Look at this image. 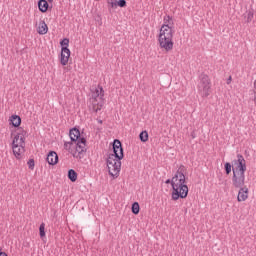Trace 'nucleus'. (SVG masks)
I'll use <instances>...</instances> for the list:
<instances>
[{"label": "nucleus", "instance_id": "f257e3e1", "mask_svg": "<svg viewBox=\"0 0 256 256\" xmlns=\"http://www.w3.org/2000/svg\"><path fill=\"white\" fill-rule=\"evenodd\" d=\"M166 185L172 187V200L187 199L189 195V187L185 184V166L181 165L172 179L165 181Z\"/></svg>", "mask_w": 256, "mask_h": 256}, {"label": "nucleus", "instance_id": "f03ea898", "mask_svg": "<svg viewBox=\"0 0 256 256\" xmlns=\"http://www.w3.org/2000/svg\"><path fill=\"white\" fill-rule=\"evenodd\" d=\"M171 23L173 24V18L171 16L164 17V24L160 28V33L158 36V43L160 45V49H165L167 53L169 51H173V27H171Z\"/></svg>", "mask_w": 256, "mask_h": 256}, {"label": "nucleus", "instance_id": "7ed1b4c3", "mask_svg": "<svg viewBox=\"0 0 256 256\" xmlns=\"http://www.w3.org/2000/svg\"><path fill=\"white\" fill-rule=\"evenodd\" d=\"M69 137L71 142L75 144L73 157L76 159H83V157H85V153H87V139L81 136V131L76 127L70 129Z\"/></svg>", "mask_w": 256, "mask_h": 256}, {"label": "nucleus", "instance_id": "20e7f679", "mask_svg": "<svg viewBox=\"0 0 256 256\" xmlns=\"http://www.w3.org/2000/svg\"><path fill=\"white\" fill-rule=\"evenodd\" d=\"M198 81L197 90L199 95L203 98L209 97L211 95V78H209V75L201 73L198 76Z\"/></svg>", "mask_w": 256, "mask_h": 256}, {"label": "nucleus", "instance_id": "39448f33", "mask_svg": "<svg viewBox=\"0 0 256 256\" xmlns=\"http://www.w3.org/2000/svg\"><path fill=\"white\" fill-rule=\"evenodd\" d=\"M106 165L110 177L117 179V177H119V173H121V160L113 158V156H107Z\"/></svg>", "mask_w": 256, "mask_h": 256}, {"label": "nucleus", "instance_id": "423d86ee", "mask_svg": "<svg viewBox=\"0 0 256 256\" xmlns=\"http://www.w3.org/2000/svg\"><path fill=\"white\" fill-rule=\"evenodd\" d=\"M112 154H108V157H112L114 159H118V161H122L123 157H125V154L123 152V144L121 143V140L115 139L112 143Z\"/></svg>", "mask_w": 256, "mask_h": 256}, {"label": "nucleus", "instance_id": "0eeeda50", "mask_svg": "<svg viewBox=\"0 0 256 256\" xmlns=\"http://www.w3.org/2000/svg\"><path fill=\"white\" fill-rule=\"evenodd\" d=\"M232 165H237L232 168V172L237 171V173H245V171H247V162L241 154H237V159L232 161Z\"/></svg>", "mask_w": 256, "mask_h": 256}, {"label": "nucleus", "instance_id": "6e6552de", "mask_svg": "<svg viewBox=\"0 0 256 256\" xmlns=\"http://www.w3.org/2000/svg\"><path fill=\"white\" fill-rule=\"evenodd\" d=\"M232 185L235 189H241V187H245V173L244 172H232Z\"/></svg>", "mask_w": 256, "mask_h": 256}, {"label": "nucleus", "instance_id": "1a4fd4ad", "mask_svg": "<svg viewBox=\"0 0 256 256\" xmlns=\"http://www.w3.org/2000/svg\"><path fill=\"white\" fill-rule=\"evenodd\" d=\"M103 101H105L104 98H95L93 100V98H89V109L90 111H93V113H99V111H101V109L103 108Z\"/></svg>", "mask_w": 256, "mask_h": 256}, {"label": "nucleus", "instance_id": "9d476101", "mask_svg": "<svg viewBox=\"0 0 256 256\" xmlns=\"http://www.w3.org/2000/svg\"><path fill=\"white\" fill-rule=\"evenodd\" d=\"M12 149L16 159H21V155L25 153V142L21 143L19 141L15 142V140H13Z\"/></svg>", "mask_w": 256, "mask_h": 256}, {"label": "nucleus", "instance_id": "9b49d317", "mask_svg": "<svg viewBox=\"0 0 256 256\" xmlns=\"http://www.w3.org/2000/svg\"><path fill=\"white\" fill-rule=\"evenodd\" d=\"M104 97H105V90H103V86L98 85L90 89V99H92V101L95 98L103 99Z\"/></svg>", "mask_w": 256, "mask_h": 256}, {"label": "nucleus", "instance_id": "f8f14e48", "mask_svg": "<svg viewBox=\"0 0 256 256\" xmlns=\"http://www.w3.org/2000/svg\"><path fill=\"white\" fill-rule=\"evenodd\" d=\"M238 196H237V201L239 203L243 201H247L249 199V188L247 186H242L241 188H238Z\"/></svg>", "mask_w": 256, "mask_h": 256}, {"label": "nucleus", "instance_id": "ddd939ff", "mask_svg": "<svg viewBox=\"0 0 256 256\" xmlns=\"http://www.w3.org/2000/svg\"><path fill=\"white\" fill-rule=\"evenodd\" d=\"M69 57H71V50L67 47H63L60 55V63L65 66L69 63Z\"/></svg>", "mask_w": 256, "mask_h": 256}, {"label": "nucleus", "instance_id": "4468645a", "mask_svg": "<svg viewBox=\"0 0 256 256\" xmlns=\"http://www.w3.org/2000/svg\"><path fill=\"white\" fill-rule=\"evenodd\" d=\"M46 161L48 165H57L59 163V156L57 155V152L50 151L47 154Z\"/></svg>", "mask_w": 256, "mask_h": 256}, {"label": "nucleus", "instance_id": "2eb2a0df", "mask_svg": "<svg viewBox=\"0 0 256 256\" xmlns=\"http://www.w3.org/2000/svg\"><path fill=\"white\" fill-rule=\"evenodd\" d=\"M25 137H27V131L23 130V128H18L17 134L14 136V143L21 142L25 143Z\"/></svg>", "mask_w": 256, "mask_h": 256}, {"label": "nucleus", "instance_id": "dca6fc26", "mask_svg": "<svg viewBox=\"0 0 256 256\" xmlns=\"http://www.w3.org/2000/svg\"><path fill=\"white\" fill-rule=\"evenodd\" d=\"M48 31H49V27L47 26V23L41 20L37 28V33L39 35H47Z\"/></svg>", "mask_w": 256, "mask_h": 256}, {"label": "nucleus", "instance_id": "f3484780", "mask_svg": "<svg viewBox=\"0 0 256 256\" xmlns=\"http://www.w3.org/2000/svg\"><path fill=\"white\" fill-rule=\"evenodd\" d=\"M38 9L41 13H47V11H49V2H47V0H39Z\"/></svg>", "mask_w": 256, "mask_h": 256}, {"label": "nucleus", "instance_id": "a211bd4d", "mask_svg": "<svg viewBox=\"0 0 256 256\" xmlns=\"http://www.w3.org/2000/svg\"><path fill=\"white\" fill-rule=\"evenodd\" d=\"M108 4L111 6L112 9H115L117 7H127V0H116L115 2H108Z\"/></svg>", "mask_w": 256, "mask_h": 256}, {"label": "nucleus", "instance_id": "6ab92c4d", "mask_svg": "<svg viewBox=\"0 0 256 256\" xmlns=\"http://www.w3.org/2000/svg\"><path fill=\"white\" fill-rule=\"evenodd\" d=\"M9 121H10V125H12L13 127H19L21 125V116L12 115Z\"/></svg>", "mask_w": 256, "mask_h": 256}, {"label": "nucleus", "instance_id": "aec40b11", "mask_svg": "<svg viewBox=\"0 0 256 256\" xmlns=\"http://www.w3.org/2000/svg\"><path fill=\"white\" fill-rule=\"evenodd\" d=\"M64 149H66V151H69V153H75V143L73 142H65L64 143Z\"/></svg>", "mask_w": 256, "mask_h": 256}, {"label": "nucleus", "instance_id": "412c9836", "mask_svg": "<svg viewBox=\"0 0 256 256\" xmlns=\"http://www.w3.org/2000/svg\"><path fill=\"white\" fill-rule=\"evenodd\" d=\"M139 139L142 143H147V141H149V133L146 130L142 131L139 134Z\"/></svg>", "mask_w": 256, "mask_h": 256}, {"label": "nucleus", "instance_id": "4be33fe9", "mask_svg": "<svg viewBox=\"0 0 256 256\" xmlns=\"http://www.w3.org/2000/svg\"><path fill=\"white\" fill-rule=\"evenodd\" d=\"M68 179L72 183H75V181H77V173L75 172V170L73 169L68 170Z\"/></svg>", "mask_w": 256, "mask_h": 256}, {"label": "nucleus", "instance_id": "5701e85b", "mask_svg": "<svg viewBox=\"0 0 256 256\" xmlns=\"http://www.w3.org/2000/svg\"><path fill=\"white\" fill-rule=\"evenodd\" d=\"M132 213L134 214V215H139V211H141V207L139 206V202H134L133 204H132Z\"/></svg>", "mask_w": 256, "mask_h": 256}, {"label": "nucleus", "instance_id": "b1692460", "mask_svg": "<svg viewBox=\"0 0 256 256\" xmlns=\"http://www.w3.org/2000/svg\"><path fill=\"white\" fill-rule=\"evenodd\" d=\"M232 169H233V166L229 162H226L224 164V171H225L226 175H231Z\"/></svg>", "mask_w": 256, "mask_h": 256}, {"label": "nucleus", "instance_id": "393cba45", "mask_svg": "<svg viewBox=\"0 0 256 256\" xmlns=\"http://www.w3.org/2000/svg\"><path fill=\"white\" fill-rule=\"evenodd\" d=\"M40 238L45 237V223H41L39 227Z\"/></svg>", "mask_w": 256, "mask_h": 256}, {"label": "nucleus", "instance_id": "a878e982", "mask_svg": "<svg viewBox=\"0 0 256 256\" xmlns=\"http://www.w3.org/2000/svg\"><path fill=\"white\" fill-rule=\"evenodd\" d=\"M60 45L63 49V47H67L69 49V38H64L62 41H60Z\"/></svg>", "mask_w": 256, "mask_h": 256}, {"label": "nucleus", "instance_id": "bb28decb", "mask_svg": "<svg viewBox=\"0 0 256 256\" xmlns=\"http://www.w3.org/2000/svg\"><path fill=\"white\" fill-rule=\"evenodd\" d=\"M247 20H246V23H251L253 21V17H254V14H253V11H248L247 13Z\"/></svg>", "mask_w": 256, "mask_h": 256}, {"label": "nucleus", "instance_id": "cd10ccee", "mask_svg": "<svg viewBox=\"0 0 256 256\" xmlns=\"http://www.w3.org/2000/svg\"><path fill=\"white\" fill-rule=\"evenodd\" d=\"M27 165H28L29 169H31V171H33L35 169V160L29 159L27 162Z\"/></svg>", "mask_w": 256, "mask_h": 256}, {"label": "nucleus", "instance_id": "c85d7f7f", "mask_svg": "<svg viewBox=\"0 0 256 256\" xmlns=\"http://www.w3.org/2000/svg\"><path fill=\"white\" fill-rule=\"evenodd\" d=\"M0 256H7V253L3 252L1 248H0Z\"/></svg>", "mask_w": 256, "mask_h": 256}, {"label": "nucleus", "instance_id": "c756f323", "mask_svg": "<svg viewBox=\"0 0 256 256\" xmlns=\"http://www.w3.org/2000/svg\"><path fill=\"white\" fill-rule=\"evenodd\" d=\"M231 83V76H229V78L227 79V85H229Z\"/></svg>", "mask_w": 256, "mask_h": 256}, {"label": "nucleus", "instance_id": "7c9ffc66", "mask_svg": "<svg viewBox=\"0 0 256 256\" xmlns=\"http://www.w3.org/2000/svg\"><path fill=\"white\" fill-rule=\"evenodd\" d=\"M191 137H192V139H195V137H196L195 132L191 133Z\"/></svg>", "mask_w": 256, "mask_h": 256}, {"label": "nucleus", "instance_id": "2f4dec72", "mask_svg": "<svg viewBox=\"0 0 256 256\" xmlns=\"http://www.w3.org/2000/svg\"><path fill=\"white\" fill-rule=\"evenodd\" d=\"M98 123H99L100 125H103V120H98Z\"/></svg>", "mask_w": 256, "mask_h": 256}, {"label": "nucleus", "instance_id": "473e14b6", "mask_svg": "<svg viewBox=\"0 0 256 256\" xmlns=\"http://www.w3.org/2000/svg\"><path fill=\"white\" fill-rule=\"evenodd\" d=\"M49 3H53V0H47Z\"/></svg>", "mask_w": 256, "mask_h": 256}, {"label": "nucleus", "instance_id": "72a5a7b5", "mask_svg": "<svg viewBox=\"0 0 256 256\" xmlns=\"http://www.w3.org/2000/svg\"><path fill=\"white\" fill-rule=\"evenodd\" d=\"M254 103H255V105H256V97L254 98Z\"/></svg>", "mask_w": 256, "mask_h": 256}, {"label": "nucleus", "instance_id": "f704fd0d", "mask_svg": "<svg viewBox=\"0 0 256 256\" xmlns=\"http://www.w3.org/2000/svg\"><path fill=\"white\" fill-rule=\"evenodd\" d=\"M115 1H117V0H111V2H115Z\"/></svg>", "mask_w": 256, "mask_h": 256}, {"label": "nucleus", "instance_id": "c9c22d12", "mask_svg": "<svg viewBox=\"0 0 256 256\" xmlns=\"http://www.w3.org/2000/svg\"><path fill=\"white\" fill-rule=\"evenodd\" d=\"M95 1H99V0H95Z\"/></svg>", "mask_w": 256, "mask_h": 256}]
</instances>
